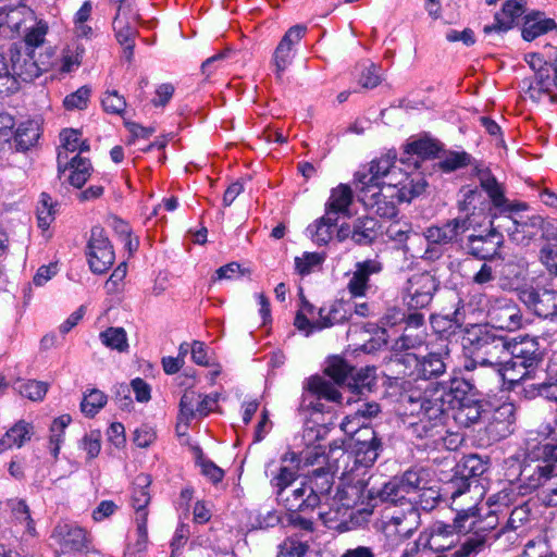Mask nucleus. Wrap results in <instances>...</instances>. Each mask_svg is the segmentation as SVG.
<instances>
[{
	"label": "nucleus",
	"mask_w": 557,
	"mask_h": 557,
	"mask_svg": "<svg viewBox=\"0 0 557 557\" xmlns=\"http://www.w3.org/2000/svg\"><path fill=\"white\" fill-rule=\"evenodd\" d=\"M359 200L375 214L393 219L397 203L421 195L426 182L419 172L407 173L396 164L395 157H381L361 166L355 174Z\"/></svg>",
	"instance_id": "nucleus-1"
},
{
	"label": "nucleus",
	"mask_w": 557,
	"mask_h": 557,
	"mask_svg": "<svg viewBox=\"0 0 557 557\" xmlns=\"http://www.w3.org/2000/svg\"><path fill=\"white\" fill-rule=\"evenodd\" d=\"M474 389L470 380L454 377L447 386L430 383L422 393L411 391L404 400L406 412L419 419L410 423L412 433L420 438L441 435L447 411L460 403L473 399Z\"/></svg>",
	"instance_id": "nucleus-2"
},
{
	"label": "nucleus",
	"mask_w": 557,
	"mask_h": 557,
	"mask_svg": "<svg viewBox=\"0 0 557 557\" xmlns=\"http://www.w3.org/2000/svg\"><path fill=\"white\" fill-rule=\"evenodd\" d=\"M366 481L358 473H345L332 496L330 508L318 511L319 517L325 522H331L345 517L349 509L358 513L370 515L376 506V497L368 491L366 496ZM377 499H380L377 497Z\"/></svg>",
	"instance_id": "nucleus-3"
},
{
	"label": "nucleus",
	"mask_w": 557,
	"mask_h": 557,
	"mask_svg": "<svg viewBox=\"0 0 557 557\" xmlns=\"http://www.w3.org/2000/svg\"><path fill=\"white\" fill-rule=\"evenodd\" d=\"M438 498V490L429 483L410 497L406 510L399 509L396 505L386 507L380 521V528L387 535L409 536L420 523L416 506L423 510H431L437 504Z\"/></svg>",
	"instance_id": "nucleus-4"
},
{
	"label": "nucleus",
	"mask_w": 557,
	"mask_h": 557,
	"mask_svg": "<svg viewBox=\"0 0 557 557\" xmlns=\"http://www.w3.org/2000/svg\"><path fill=\"white\" fill-rule=\"evenodd\" d=\"M450 507L456 512L453 529L459 533L473 531L483 534L479 530L483 521L478 520V505L481 498V488L472 485L469 479L457 478L450 482Z\"/></svg>",
	"instance_id": "nucleus-5"
},
{
	"label": "nucleus",
	"mask_w": 557,
	"mask_h": 557,
	"mask_svg": "<svg viewBox=\"0 0 557 557\" xmlns=\"http://www.w3.org/2000/svg\"><path fill=\"white\" fill-rule=\"evenodd\" d=\"M463 342L474 346L473 358L465 363L467 371L490 367L495 372L508 358V341L490 334L483 325L468 329Z\"/></svg>",
	"instance_id": "nucleus-6"
},
{
	"label": "nucleus",
	"mask_w": 557,
	"mask_h": 557,
	"mask_svg": "<svg viewBox=\"0 0 557 557\" xmlns=\"http://www.w3.org/2000/svg\"><path fill=\"white\" fill-rule=\"evenodd\" d=\"M525 205H512L508 210H500L493 216L502 233H507L511 240L517 244L528 243L537 235L542 228L543 219L537 214L525 213Z\"/></svg>",
	"instance_id": "nucleus-7"
},
{
	"label": "nucleus",
	"mask_w": 557,
	"mask_h": 557,
	"mask_svg": "<svg viewBox=\"0 0 557 557\" xmlns=\"http://www.w3.org/2000/svg\"><path fill=\"white\" fill-rule=\"evenodd\" d=\"M525 61L535 74L532 81H523V84L527 85L524 95L534 102H556L557 83L552 77L553 65L544 61L539 53L527 54Z\"/></svg>",
	"instance_id": "nucleus-8"
},
{
	"label": "nucleus",
	"mask_w": 557,
	"mask_h": 557,
	"mask_svg": "<svg viewBox=\"0 0 557 557\" xmlns=\"http://www.w3.org/2000/svg\"><path fill=\"white\" fill-rule=\"evenodd\" d=\"M325 373L334 380L336 384H344L352 394H363L370 392L375 385V369L363 368L355 370L343 358L338 356L331 357L327 360Z\"/></svg>",
	"instance_id": "nucleus-9"
},
{
	"label": "nucleus",
	"mask_w": 557,
	"mask_h": 557,
	"mask_svg": "<svg viewBox=\"0 0 557 557\" xmlns=\"http://www.w3.org/2000/svg\"><path fill=\"white\" fill-rule=\"evenodd\" d=\"M429 473L425 469L407 470L400 478H394L383 485L377 497L381 502L395 504L419 493L424 485L429 484Z\"/></svg>",
	"instance_id": "nucleus-10"
},
{
	"label": "nucleus",
	"mask_w": 557,
	"mask_h": 557,
	"mask_svg": "<svg viewBox=\"0 0 557 557\" xmlns=\"http://www.w3.org/2000/svg\"><path fill=\"white\" fill-rule=\"evenodd\" d=\"M87 259L90 270L97 274L104 273L114 262L113 247L103 228L99 226L91 228L87 246Z\"/></svg>",
	"instance_id": "nucleus-11"
},
{
	"label": "nucleus",
	"mask_w": 557,
	"mask_h": 557,
	"mask_svg": "<svg viewBox=\"0 0 557 557\" xmlns=\"http://www.w3.org/2000/svg\"><path fill=\"white\" fill-rule=\"evenodd\" d=\"M437 283L430 273H417L410 276L405 287V301L410 309L425 308L433 298Z\"/></svg>",
	"instance_id": "nucleus-12"
},
{
	"label": "nucleus",
	"mask_w": 557,
	"mask_h": 557,
	"mask_svg": "<svg viewBox=\"0 0 557 557\" xmlns=\"http://www.w3.org/2000/svg\"><path fill=\"white\" fill-rule=\"evenodd\" d=\"M523 496L518 490V484L510 482L499 492L491 495L487 499L490 507L488 516L485 519L483 527H479V530H492L498 523L500 517L505 518V510L509 509L510 506H516L521 503L520 497Z\"/></svg>",
	"instance_id": "nucleus-13"
},
{
	"label": "nucleus",
	"mask_w": 557,
	"mask_h": 557,
	"mask_svg": "<svg viewBox=\"0 0 557 557\" xmlns=\"http://www.w3.org/2000/svg\"><path fill=\"white\" fill-rule=\"evenodd\" d=\"M62 553L84 552L88 549L90 540L87 532L75 523L61 521L51 534Z\"/></svg>",
	"instance_id": "nucleus-14"
},
{
	"label": "nucleus",
	"mask_w": 557,
	"mask_h": 557,
	"mask_svg": "<svg viewBox=\"0 0 557 557\" xmlns=\"http://www.w3.org/2000/svg\"><path fill=\"white\" fill-rule=\"evenodd\" d=\"M449 351L447 346L438 351H432L422 359H418L416 356H407L408 362L414 363V372L417 377L422 379L424 386H419V391L424 392V387L429 384L426 381L433 377L441 376L445 373L448 364Z\"/></svg>",
	"instance_id": "nucleus-15"
},
{
	"label": "nucleus",
	"mask_w": 557,
	"mask_h": 557,
	"mask_svg": "<svg viewBox=\"0 0 557 557\" xmlns=\"http://www.w3.org/2000/svg\"><path fill=\"white\" fill-rule=\"evenodd\" d=\"M304 458L295 451H286L281 458V465L271 472L270 484L275 495L283 493L297 480Z\"/></svg>",
	"instance_id": "nucleus-16"
},
{
	"label": "nucleus",
	"mask_w": 557,
	"mask_h": 557,
	"mask_svg": "<svg viewBox=\"0 0 557 557\" xmlns=\"http://www.w3.org/2000/svg\"><path fill=\"white\" fill-rule=\"evenodd\" d=\"M490 226L491 230L487 234H472L469 236L468 250L480 260H485L496 255L504 243V235L499 227H497L493 215L490 220Z\"/></svg>",
	"instance_id": "nucleus-17"
},
{
	"label": "nucleus",
	"mask_w": 557,
	"mask_h": 557,
	"mask_svg": "<svg viewBox=\"0 0 557 557\" xmlns=\"http://www.w3.org/2000/svg\"><path fill=\"white\" fill-rule=\"evenodd\" d=\"M487 314L493 325L499 330L512 331L521 325V314L518 306L506 297L493 299Z\"/></svg>",
	"instance_id": "nucleus-18"
},
{
	"label": "nucleus",
	"mask_w": 557,
	"mask_h": 557,
	"mask_svg": "<svg viewBox=\"0 0 557 557\" xmlns=\"http://www.w3.org/2000/svg\"><path fill=\"white\" fill-rule=\"evenodd\" d=\"M382 263L376 259L357 262L348 274L347 290L352 297H366L371 289L370 276L382 271Z\"/></svg>",
	"instance_id": "nucleus-19"
},
{
	"label": "nucleus",
	"mask_w": 557,
	"mask_h": 557,
	"mask_svg": "<svg viewBox=\"0 0 557 557\" xmlns=\"http://www.w3.org/2000/svg\"><path fill=\"white\" fill-rule=\"evenodd\" d=\"M306 26L295 25L290 27L273 53V64L277 77H281L284 71L290 65L294 58V48L306 34Z\"/></svg>",
	"instance_id": "nucleus-20"
},
{
	"label": "nucleus",
	"mask_w": 557,
	"mask_h": 557,
	"mask_svg": "<svg viewBox=\"0 0 557 557\" xmlns=\"http://www.w3.org/2000/svg\"><path fill=\"white\" fill-rule=\"evenodd\" d=\"M541 373L542 369L529 367L527 363H520L509 357L495 371V374L511 387L523 384V388L530 384V381L539 379Z\"/></svg>",
	"instance_id": "nucleus-21"
},
{
	"label": "nucleus",
	"mask_w": 557,
	"mask_h": 557,
	"mask_svg": "<svg viewBox=\"0 0 557 557\" xmlns=\"http://www.w3.org/2000/svg\"><path fill=\"white\" fill-rule=\"evenodd\" d=\"M308 492L314 496L318 510H327L332 502L331 491L334 483V475L322 468L317 469L306 480Z\"/></svg>",
	"instance_id": "nucleus-22"
},
{
	"label": "nucleus",
	"mask_w": 557,
	"mask_h": 557,
	"mask_svg": "<svg viewBox=\"0 0 557 557\" xmlns=\"http://www.w3.org/2000/svg\"><path fill=\"white\" fill-rule=\"evenodd\" d=\"M508 357L520 363H527L529 367L541 369L543 356L537 339L524 336L508 342Z\"/></svg>",
	"instance_id": "nucleus-23"
},
{
	"label": "nucleus",
	"mask_w": 557,
	"mask_h": 557,
	"mask_svg": "<svg viewBox=\"0 0 557 557\" xmlns=\"http://www.w3.org/2000/svg\"><path fill=\"white\" fill-rule=\"evenodd\" d=\"M308 491V485L306 481H304L298 487L292 490L287 488L283 493H277L276 499L288 511H312L317 508V503L314 496H311Z\"/></svg>",
	"instance_id": "nucleus-24"
},
{
	"label": "nucleus",
	"mask_w": 557,
	"mask_h": 557,
	"mask_svg": "<svg viewBox=\"0 0 557 557\" xmlns=\"http://www.w3.org/2000/svg\"><path fill=\"white\" fill-rule=\"evenodd\" d=\"M524 7V0H507L503 5L502 11L495 14L493 24L484 26V33H505L511 29L516 20L525 12Z\"/></svg>",
	"instance_id": "nucleus-25"
},
{
	"label": "nucleus",
	"mask_w": 557,
	"mask_h": 557,
	"mask_svg": "<svg viewBox=\"0 0 557 557\" xmlns=\"http://www.w3.org/2000/svg\"><path fill=\"white\" fill-rule=\"evenodd\" d=\"M552 465H525L519 474L518 481V490L522 495L531 493L532 491L541 487L544 490L545 480L548 479L550 473Z\"/></svg>",
	"instance_id": "nucleus-26"
},
{
	"label": "nucleus",
	"mask_w": 557,
	"mask_h": 557,
	"mask_svg": "<svg viewBox=\"0 0 557 557\" xmlns=\"http://www.w3.org/2000/svg\"><path fill=\"white\" fill-rule=\"evenodd\" d=\"M481 194L478 190L469 189L465 193V198L459 205V209L466 212L465 215H458L456 220L463 222L465 233L469 230L476 231L482 227L487 216L483 213V209L475 211V202L480 199Z\"/></svg>",
	"instance_id": "nucleus-27"
},
{
	"label": "nucleus",
	"mask_w": 557,
	"mask_h": 557,
	"mask_svg": "<svg viewBox=\"0 0 557 557\" xmlns=\"http://www.w3.org/2000/svg\"><path fill=\"white\" fill-rule=\"evenodd\" d=\"M557 292L552 290H535L533 288H525L520 292L521 301L534 313L544 319L549 318L552 314V306H555L554 301L557 300Z\"/></svg>",
	"instance_id": "nucleus-28"
},
{
	"label": "nucleus",
	"mask_w": 557,
	"mask_h": 557,
	"mask_svg": "<svg viewBox=\"0 0 557 557\" xmlns=\"http://www.w3.org/2000/svg\"><path fill=\"white\" fill-rule=\"evenodd\" d=\"M465 224L456 218L447 221L442 226H430L424 232V237L430 245H447L456 242L465 234Z\"/></svg>",
	"instance_id": "nucleus-29"
},
{
	"label": "nucleus",
	"mask_w": 557,
	"mask_h": 557,
	"mask_svg": "<svg viewBox=\"0 0 557 557\" xmlns=\"http://www.w3.org/2000/svg\"><path fill=\"white\" fill-rule=\"evenodd\" d=\"M11 75H16L23 81H32L41 73V67L34 60L33 51L23 53L17 48L10 49Z\"/></svg>",
	"instance_id": "nucleus-30"
},
{
	"label": "nucleus",
	"mask_w": 557,
	"mask_h": 557,
	"mask_svg": "<svg viewBox=\"0 0 557 557\" xmlns=\"http://www.w3.org/2000/svg\"><path fill=\"white\" fill-rule=\"evenodd\" d=\"M136 25L131 21H126L122 12L116 14L113 21L116 39L123 46V55L127 62H131L134 57L135 38L138 35Z\"/></svg>",
	"instance_id": "nucleus-31"
},
{
	"label": "nucleus",
	"mask_w": 557,
	"mask_h": 557,
	"mask_svg": "<svg viewBox=\"0 0 557 557\" xmlns=\"http://www.w3.org/2000/svg\"><path fill=\"white\" fill-rule=\"evenodd\" d=\"M379 411L380 407L376 403H362L354 413L345 417L341 423V429L348 435H354L361 429H364L363 433H366L367 420L375 417Z\"/></svg>",
	"instance_id": "nucleus-32"
},
{
	"label": "nucleus",
	"mask_w": 557,
	"mask_h": 557,
	"mask_svg": "<svg viewBox=\"0 0 557 557\" xmlns=\"http://www.w3.org/2000/svg\"><path fill=\"white\" fill-rule=\"evenodd\" d=\"M84 53L85 47L74 40L62 49L60 57L50 66L61 74L72 73L81 66Z\"/></svg>",
	"instance_id": "nucleus-33"
},
{
	"label": "nucleus",
	"mask_w": 557,
	"mask_h": 557,
	"mask_svg": "<svg viewBox=\"0 0 557 557\" xmlns=\"http://www.w3.org/2000/svg\"><path fill=\"white\" fill-rule=\"evenodd\" d=\"M556 27L557 24L553 18L545 17L543 12L534 11L525 15L522 37L527 41H532Z\"/></svg>",
	"instance_id": "nucleus-34"
},
{
	"label": "nucleus",
	"mask_w": 557,
	"mask_h": 557,
	"mask_svg": "<svg viewBox=\"0 0 557 557\" xmlns=\"http://www.w3.org/2000/svg\"><path fill=\"white\" fill-rule=\"evenodd\" d=\"M351 306L344 301H334L329 307L319 309L317 329L322 330L343 323L350 317Z\"/></svg>",
	"instance_id": "nucleus-35"
},
{
	"label": "nucleus",
	"mask_w": 557,
	"mask_h": 557,
	"mask_svg": "<svg viewBox=\"0 0 557 557\" xmlns=\"http://www.w3.org/2000/svg\"><path fill=\"white\" fill-rule=\"evenodd\" d=\"M363 441H358L356 449L355 463L362 468L372 466L379 457V449L381 447L380 440L375 436L374 432L366 429Z\"/></svg>",
	"instance_id": "nucleus-36"
},
{
	"label": "nucleus",
	"mask_w": 557,
	"mask_h": 557,
	"mask_svg": "<svg viewBox=\"0 0 557 557\" xmlns=\"http://www.w3.org/2000/svg\"><path fill=\"white\" fill-rule=\"evenodd\" d=\"M150 484L151 479L145 473L138 474L134 480L131 504L135 510V518H138L140 513H144L148 520L147 506L150 503V494L148 491Z\"/></svg>",
	"instance_id": "nucleus-37"
},
{
	"label": "nucleus",
	"mask_w": 557,
	"mask_h": 557,
	"mask_svg": "<svg viewBox=\"0 0 557 557\" xmlns=\"http://www.w3.org/2000/svg\"><path fill=\"white\" fill-rule=\"evenodd\" d=\"M479 180L481 187L487 193L494 208L499 212L500 210H508L510 202L504 196L503 186L488 171H480Z\"/></svg>",
	"instance_id": "nucleus-38"
},
{
	"label": "nucleus",
	"mask_w": 557,
	"mask_h": 557,
	"mask_svg": "<svg viewBox=\"0 0 557 557\" xmlns=\"http://www.w3.org/2000/svg\"><path fill=\"white\" fill-rule=\"evenodd\" d=\"M453 410L454 420L460 426L465 428H469L478 423L484 411L481 400L475 397L473 399L467 400L466 403H460V405L453 408Z\"/></svg>",
	"instance_id": "nucleus-39"
},
{
	"label": "nucleus",
	"mask_w": 557,
	"mask_h": 557,
	"mask_svg": "<svg viewBox=\"0 0 557 557\" xmlns=\"http://www.w3.org/2000/svg\"><path fill=\"white\" fill-rule=\"evenodd\" d=\"M33 426L18 421L0 438V454L12 447H22L33 435Z\"/></svg>",
	"instance_id": "nucleus-40"
},
{
	"label": "nucleus",
	"mask_w": 557,
	"mask_h": 557,
	"mask_svg": "<svg viewBox=\"0 0 557 557\" xmlns=\"http://www.w3.org/2000/svg\"><path fill=\"white\" fill-rule=\"evenodd\" d=\"M337 216L326 213L308 226L307 231L318 245H326L334 236Z\"/></svg>",
	"instance_id": "nucleus-41"
},
{
	"label": "nucleus",
	"mask_w": 557,
	"mask_h": 557,
	"mask_svg": "<svg viewBox=\"0 0 557 557\" xmlns=\"http://www.w3.org/2000/svg\"><path fill=\"white\" fill-rule=\"evenodd\" d=\"M377 221L370 216H360L352 223V242L357 245L371 244L377 234Z\"/></svg>",
	"instance_id": "nucleus-42"
},
{
	"label": "nucleus",
	"mask_w": 557,
	"mask_h": 557,
	"mask_svg": "<svg viewBox=\"0 0 557 557\" xmlns=\"http://www.w3.org/2000/svg\"><path fill=\"white\" fill-rule=\"evenodd\" d=\"M14 139V145L17 150H27L36 144L39 138L38 124L35 121H25L18 125L11 139Z\"/></svg>",
	"instance_id": "nucleus-43"
},
{
	"label": "nucleus",
	"mask_w": 557,
	"mask_h": 557,
	"mask_svg": "<svg viewBox=\"0 0 557 557\" xmlns=\"http://www.w3.org/2000/svg\"><path fill=\"white\" fill-rule=\"evenodd\" d=\"M352 201V191L349 186L341 184L332 189L326 203V213L337 216L338 213L346 212Z\"/></svg>",
	"instance_id": "nucleus-44"
},
{
	"label": "nucleus",
	"mask_w": 557,
	"mask_h": 557,
	"mask_svg": "<svg viewBox=\"0 0 557 557\" xmlns=\"http://www.w3.org/2000/svg\"><path fill=\"white\" fill-rule=\"evenodd\" d=\"M522 393L527 398H535L541 396L549 401H557V374L549 375L542 383H531L527 385Z\"/></svg>",
	"instance_id": "nucleus-45"
},
{
	"label": "nucleus",
	"mask_w": 557,
	"mask_h": 557,
	"mask_svg": "<svg viewBox=\"0 0 557 557\" xmlns=\"http://www.w3.org/2000/svg\"><path fill=\"white\" fill-rule=\"evenodd\" d=\"M36 20L35 12L27 5L21 4L15 8H7V15L4 16L5 25L14 30L20 32L23 26Z\"/></svg>",
	"instance_id": "nucleus-46"
},
{
	"label": "nucleus",
	"mask_w": 557,
	"mask_h": 557,
	"mask_svg": "<svg viewBox=\"0 0 557 557\" xmlns=\"http://www.w3.org/2000/svg\"><path fill=\"white\" fill-rule=\"evenodd\" d=\"M11 508L12 518L16 524L22 527L23 534L29 536L35 535V523L30 517L29 508L22 499H11L9 502Z\"/></svg>",
	"instance_id": "nucleus-47"
},
{
	"label": "nucleus",
	"mask_w": 557,
	"mask_h": 557,
	"mask_svg": "<svg viewBox=\"0 0 557 557\" xmlns=\"http://www.w3.org/2000/svg\"><path fill=\"white\" fill-rule=\"evenodd\" d=\"M197 406H199V394L191 389L185 391L180 401L178 429L182 424L188 426L189 422L198 416Z\"/></svg>",
	"instance_id": "nucleus-48"
},
{
	"label": "nucleus",
	"mask_w": 557,
	"mask_h": 557,
	"mask_svg": "<svg viewBox=\"0 0 557 557\" xmlns=\"http://www.w3.org/2000/svg\"><path fill=\"white\" fill-rule=\"evenodd\" d=\"M62 147L64 151L58 153V164L61 168L62 164H67V151L74 152L76 150L84 151L88 149V146L81 140V134L75 129H64L61 133Z\"/></svg>",
	"instance_id": "nucleus-49"
},
{
	"label": "nucleus",
	"mask_w": 557,
	"mask_h": 557,
	"mask_svg": "<svg viewBox=\"0 0 557 557\" xmlns=\"http://www.w3.org/2000/svg\"><path fill=\"white\" fill-rule=\"evenodd\" d=\"M307 388L319 398L331 401H341V393L335 385L321 376H312L307 382Z\"/></svg>",
	"instance_id": "nucleus-50"
},
{
	"label": "nucleus",
	"mask_w": 557,
	"mask_h": 557,
	"mask_svg": "<svg viewBox=\"0 0 557 557\" xmlns=\"http://www.w3.org/2000/svg\"><path fill=\"white\" fill-rule=\"evenodd\" d=\"M466 265L472 272L469 275V281L472 284L485 287L496 278L495 271L487 262L467 261Z\"/></svg>",
	"instance_id": "nucleus-51"
},
{
	"label": "nucleus",
	"mask_w": 557,
	"mask_h": 557,
	"mask_svg": "<svg viewBox=\"0 0 557 557\" xmlns=\"http://www.w3.org/2000/svg\"><path fill=\"white\" fill-rule=\"evenodd\" d=\"M69 181L72 186L81 188L90 176L91 165L88 159L75 156L70 163Z\"/></svg>",
	"instance_id": "nucleus-52"
},
{
	"label": "nucleus",
	"mask_w": 557,
	"mask_h": 557,
	"mask_svg": "<svg viewBox=\"0 0 557 557\" xmlns=\"http://www.w3.org/2000/svg\"><path fill=\"white\" fill-rule=\"evenodd\" d=\"M99 337L104 346L120 352L128 348L126 332L123 327H109L101 332Z\"/></svg>",
	"instance_id": "nucleus-53"
},
{
	"label": "nucleus",
	"mask_w": 557,
	"mask_h": 557,
	"mask_svg": "<svg viewBox=\"0 0 557 557\" xmlns=\"http://www.w3.org/2000/svg\"><path fill=\"white\" fill-rule=\"evenodd\" d=\"M48 24L42 20H35L25 26V44L30 48L40 47L45 42L48 33Z\"/></svg>",
	"instance_id": "nucleus-54"
},
{
	"label": "nucleus",
	"mask_w": 557,
	"mask_h": 557,
	"mask_svg": "<svg viewBox=\"0 0 557 557\" xmlns=\"http://www.w3.org/2000/svg\"><path fill=\"white\" fill-rule=\"evenodd\" d=\"M55 218V205L51 197L42 193L37 206V220L38 226L42 230H47Z\"/></svg>",
	"instance_id": "nucleus-55"
},
{
	"label": "nucleus",
	"mask_w": 557,
	"mask_h": 557,
	"mask_svg": "<svg viewBox=\"0 0 557 557\" xmlns=\"http://www.w3.org/2000/svg\"><path fill=\"white\" fill-rule=\"evenodd\" d=\"M107 404V396L99 389H90L85 394L81 408L87 417H94Z\"/></svg>",
	"instance_id": "nucleus-56"
},
{
	"label": "nucleus",
	"mask_w": 557,
	"mask_h": 557,
	"mask_svg": "<svg viewBox=\"0 0 557 557\" xmlns=\"http://www.w3.org/2000/svg\"><path fill=\"white\" fill-rule=\"evenodd\" d=\"M17 392L34 401L41 400L48 391V385L45 382L36 380L21 381L16 385Z\"/></svg>",
	"instance_id": "nucleus-57"
},
{
	"label": "nucleus",
	"mask_w": 557,
	"mask_h": 557,
	"mask_svg": "<svg viewBox=\"0 0 557 557\" xmlns=\"http://www.w3.org/2000/svg\"><path fill=\"white\" fill-rule=\"evenodd\" d=\"M524 273V265L516 261H507L503 264L499 275L504 287H512L520 281Z\"/></svg>",
	"instance_id": "nucleus-58"
},
{
	"label": "nucleus",
	"mask_w": 557,
	"mask_h": 557,
	"mask_svg": "<svg viewBox=\"0 0 557 557\" xmlns=\"http://www.w3.org/2000/svg\"><path fill=\"white\" fill-rule=\"evenodd\" d=\"M103 110L109 114L122 115L126 109V101L116 90H107L102 98Z\"/></svg>",
	"instance_id": "nucleus-59"
},
{
	"label": "nucleus",
	"mask_w": 557,
	"mask_h": 557,
	"mask_svg": "<svg viewBox=\"0 0 557 557\" xmlns=\"http://www.w3.org/2000/svg\"><path fill=\"white\" fill-rule=\"evenodd\" d=\"M90 94L88 86H82L64 98L63 106L66 110H84L88 106Z\"/></svg>",
	"instance_id": "nucleus-60"
},
{
	"label": "nucleus",
	"mask_w": 557,
	"mask_h": 557,
	"mask_svg": "<svg viewBox=\"0 0 557 557\" xmlns=\"http://www.w3.org/2000/svg\"><path fill=\"white\" fill-rule=\"evenodd\" d=\"M471 161L470 154L467 152L450 151L446 153L440 161V168L445 172H451L467 166Z\"/></svg>",
	"instance_id": "nucleus-61"
},
{
	"label": "nucleus",
	"mask_w": 557,
	"mask_h": 557,
	"mask_svg": "<svg viewBox=\"0 0 557 557\" xmlns=\"http://www.w3.org/2000/svg\"><path fill=\"white\" fill-rule=\"evenodd\" d=\"M438 150L437 144L432 139L421 138L408 143L406 146V152L409 154H416L421 158H429L436 153Z\"/></svg>",
	"instance_id": "nucleus-62"
},
{
	"label": "nucleus",
	"mask_w": 557,
	"mask_h": 557,
	"mask_svg": "<svg viewBox=\"0 0 557 557\" xmlns=\"http://www.w3.org/2000/svg\"><path fill=\"white\" fill-rule=\"evenodd\" d=\"M307 549L305 543L296 539H286L278 545L277 557H302Z\"/></svg>",
	"instance_id": "nucleus-63"
},
{
	"label": "nucleus",
	"mask_w": 557,
	"mask_h": 557,
	"mask_svg": "<svg viewBox=\"0 0 557 557\" xmlns=\"http://www.w3.org/2000/svg\"><path fill=\"white\" fill-rule=\"evenodd\" d=\"M542 491V502L546 506H557V472L552 467L548 479H546Z\"/></svg>",
	"instance_id": "nucleus-64"
}]
</instances>
